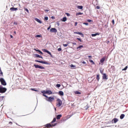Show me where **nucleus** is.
<instances>
[{
    "label": "nucleus",
    "instance_id": "338daca9",
    "mask_svg": "<svg viewBox=\"0 0 128 128\" xmlns=\"http://www.w3.org/2000/svg\"><path fill=\"white\" fill-rule=\"evenodd\" d=\"M16 126H20V125L18 124V123H16Z\"/></svg>",
    "mask_w": 128,
    "mask_h": 128
},
{
    "label": "nucleus",
    "instance_id": "de8ad7c7",
    "mask_svg": "<svg viewBox=\"0 0 128 128\" xmlns=\"http://www.w3.org/2000/svg\"><path fill=\"white\" fill-rule=\"evenodd\" d=\"M66 14L67 16H70V14L68 13H66Z\"/></svg>",
    "mask_w": 128,
    "mask_h": 128
},
{
    "label": "nucleus",
    "instance_id": "ddd939ff",
    "mask_svg": "<svg viewBox=\"0 0 128 128\" xmlns=\"http://www.w3.org/2000/svg\"><path fill=\"white\" fill-rule=\"evenodd\" d=\"M44 52H46L47 54H50L51 58L52 56V53H50V51L48 50H47L44 49Z\"/></svg>",
    "mask_w": 128,
    "mask_h": 128
},
{
    "label": "nucleus",
    "instance_id": "aec40b11",
    "mask_svg": "<svg viewBox=\"0 0 128 128\" xmlns=\"http://www.w3.org/2000/svg\"><path fill=\"white\" fill-rule=\"evenodd\" d=\"M35 20H36V22H37L39 24H42V22L40 19H38V18H35Z\"/></svg>",
    "mask_w": 128,
    "mask_h": 128
},
{
    "label": "nucleus",
    "instance_id": "37998d69",
    "mask_svg": "<svg viewBox=\"0 0 128 128\" xmlns=\"http://www.w3.org/2000/svg\"><path fill=\"white\" fill-rule=\"evenodd\" d=\"M83 24H85V26H88V22H84V23H83Z\"/></svg>",
    "mask_w": 128,
    "mask_h": 128
},
{
    "label": "nucleus",
    "instance_id": "f704fd0d",
    "mask_svg": "<svg viewBox=\"0 0 128 128\" xmlns=\"http://www.w3.org/2000/svg\"><path fill=\"white\" fill-rule=\"evenodd\" d=\"M70 68H76V66H74V64H71L70 65Z\"/></svg>",
    "mask_w": 128,
    "mask_h": 128
},
{
    "label": "nucleus",
    "instance_id": "49530a36",
    "mask_svg": "<svg viewBox=\"0 0 128 128\" xmlns=\"http://www.w3.org/2000/svg\"><path fill=\"white\" fill-rule=\"evenodd\" d=\"M64 46L66 47L68 46V44H63Z\"/></svg>",
    "mask_w": 128,
    "mask_h": 128
},
{
    "label": "nucleus",
    "instance_id": "5701e85b",
    "mask_svg": "<svg viewBox=\"0 0 128 128\" xmlns=\"http://www.w3.org/2000/svg\"><path fill=\"white\" fill-rule=\"evenodd\" d=\"M106 60V58L103 57L100 60V62H102H102H104Z\"/></svg>",
    "mask_w": 128,
    "mask_h": 128
},
{
    "label": "nucleus",
    "instance_id": "ea45409f",
    "mask_svg": "<svg viewBox=\"0 0 128 128\" xmlns=\"http://www.w3.org/2000/svg\"><path fill=\"white\" fill-rule=\"evenodd\" d=\"M44 12H49L50 10H48V8H44Z\"/></svg>",
    "mask_w": 128,
    "mask_h": 128
},
{
    "label": "nucleus",
    "instance_id": "c85d7f7f",
    "mask_svg": "<svg viewBox=\"0 0 128 128\" xmlns=\"http://www.w3.org/2000/svg\"><path fill=\"white\" fill-rule=\"evenodd\" d=\"M30 90L33 92H38V90L35 88H31Z\"/></svg>",
    "mask_w": 128,
    "mask_h": 128
},
{
    "label": "nucleus",
    "instance_id": "20e7f679",
    "mask_svg": "<svg viewBox=\"0 0 128 128\" xmlns=\"http://www.w3.org/2000/svg\"><path fill=\"white\" fill-rule=\"evenodd\" d=\"M36 62H40V64H50L48 62L46 61H40L38 60H35Z\"/></svg>",
    "mask_w": 128,
    "mask_h": 128
},
{
    "label": "nucleus",
    "instance_id": "bb28decb",
    "mask_svg": "<svg viewBox=\"0 0 128 128\" xmlns=\"http://www.w3.org/2000/svg\"><path fill=\"white\" fill-rule=\"evenodd\" d=\"M34 50H36V52H38L39 54H42V51H40V50H36V49H34Z\"/></svg>",
    "mask_w": 128,
    "mask_h": 128
},
{
    "label": "nucleus",
    "instance_id": "a878e982",
    "mask_svg": "<svg viewBox=\"0 0 128 128\" xmlns=\"http://www.w3.org/2000/svg\"><path fill=\"white\" fill-rule=\"evenodd\" d=\"M56 122V118H54L53 120L51 122V124H54V122Z\"/></svg>",
    "mask_w": 128,
    "mask_h": 128
},
{
    "label": "nucleus",
    "instance_id": "412c9836",
    "mask_svg": "<svg viewBox=\"0 0 128 128\" xmlns=\"http://www.w3.org/2000/svg\"><path fill=\"white\" fill-rule=\"evenodd\" d=\"M92 36H100V34L98 32H96L94 34H91Z\"/></svg>",
    "mask_w": 128,
    "mask_h": 128
},
{
    "label": "nucleus",
    "instance_id": "c9c22d12",
    "mask_svg": "<svg viewBox=\"0 0 128 128\" xmlns=\"http://www.w3.org/2000/svg\"><path fill=\"white\" fill-rule=\"evenodd\" d=\"M44 20H48V16H45L44 18Z\"/></svg>",
    "mask_w": 128,
    "mask_h": 128
},
{
    "label": "nucleus",
    "instance_id": "f8f14e48",
    "mask_svg": "<svg viewBox=\"0 0 128 128\" xmlns=\"http://www.w3.org/2000/svg\"><path fill=\"white\" fill-rule=\"evenodd\" d=\"M10 10L11 12H16V10H18V8H16L14 7H12L10 8Z\"/></svg>",
    "mask_w": 128,
    "mask_h": 128
},
{
    "label": "nucleus",
    "instance_id": "b1692460",
    "mask_svg": "<svg viewBox=\"0 0 128 128\" xmlns=\"http://www.w3.org/2000/svg\"><path fill=\"white\" fill-rule=\"evenodd\" d=\"M82 14H84V13H82V12H76V16H82Z\"/></svg>",
    "mask_w": 128,
    "mask_h": 128
},
{
    "label": "nucleus",
    "instance_id": "9b49d317",
    "mask_svg": "<svg viewBox=\"0 0 128 128\" xmlns=\"http://www.w3.org/2000/svg\"><path fill=\"white\" fill-rule=\"evenodd\" d=\"M50 32H57L58 30H56V28H52L50 30Z\"/></svg>",
    "mask_w": 128,
    "mask_h": 128
},
{
    "label": "nucleus",
    "instance_id": "c03bdc74",
    "mask_svg": "<svg viewBox=\"0 0 128 128\" xmlns=\"http://www.w3.org/2000/svg\"><path fill=\"white\" fill-rule=\"evenodd\" d=\"M77 40L79 41H80V42H82V39H80V38H77Z\"/></svg>",
    "mask_w": 128,
    "mask_h": 128
},
{
    "label": "nucleus",
    "instance_id": "680f3d73",
    "mask_svg": "<svg viewBox=\"0 0 128 128\" xmlns=\"http://www.w3.org/2000/svg\"><path fill=\"white\" fill-rule=\"evenodd\" d=\"M9 124H12V122H9Z\"/></svg>",
    "mask_w": 128,
    "mask_h": 128
},
{
    "label": "nucleus",
    "instance_id": "603ef678",
    "mask_svg": "<svg viewBox=\"0 0 128 128\" xmlns=\"http://www.w3.org/2000/svg\"><path fill=\"white\" fill-rule=\"evenodd\" d=\"M58 52H60L62 50V48H58Z\"/></svg>",
    "mask_w": 128,
    "mask_h": 128
},
{
    "label": "nucleus",
    "instance_id": "69168bd1",
    "mask_svg": "<svg viewBox=\"0 0 128 128\" xmlns=\"http://www.w3.org/2000/svg\"><path fill=\"white\" fill-rule=\"evenodd\" d=\"M72 44H76V43H72Z\"/></svg>",
    "mask_w": 128,
    "mask_h": 128
},
{
    "label": "nucleus",
    "instance_id": "5fc2aeb1",
    "mask_svg": "<svg viewBox=\"0 0 128 128\" xmlns=\"http://www.w3.org/2000/svg\"><path fill=\"white\" fill-rule=\"evenodd\" d=\"M51 18H52V20H54V18H55L54 16H52L51 17Z\"/></svg>",
    "mask_w": 128,
    "mask_h": 128
},
{
    "label": "nucleus",
    "instance_id": "bf43d9fd",
    "mask_svg": "<svg viewBox=\"0 0 128 128\" xmlns=\"http://www.w3.org/2000/svg\"><path fill=\"white\" fill-rule=\"evenodd\" d=\"M10 38H14V36H12V35H10Z\"/></svg>",
    "mask_w": 128,
    "mask_h": 128
},
{
    "label": "nucleus",
    "instance_id": "1a4fd4ad",
    "mask_svg": "<svg viewBox=\"0 0 128 128\" xmlns=\"http://www.w3.org/2000/svg\"><path fill=\"white\" fill-rule=\"evenodd\" d=\"M74 34H80V36H82V38H84V34L82 32H74Z\"/></svg>",
    "mask_w": 128,
    "mask_h": 128
},
{
    "label": "nucleus",
    "instance_id": "8fccbe9b",
    "mask_svg": "<svg viewBox=\"0 0 128 128\" xmlns=\"http://www.w3.org/2000/svg\"><path fill=\"white\" fill-rule=\"evenodd\" d=\"M96 8H97V10H100V6H96Z\"/></svg>",
    "mask_w": 128,
    "mask_h": 128
},
{
    "label": "nucleus",
    "instance_id": "052dcab7",
    "mask_svg": "<svg viewBox=\"0 0 128 128\" xmlns=\"http://www.w3.org/2000/svg\"><path fill=\"white\" fill-rule=\"evenodd\" d=\"M0 80H4L2 78H0Z\"/></svg>",
    "mask_w": 128,
    "mask_h": 128
},
{
    "label": "nucleus",
    "instance_id": "58836bf2",
    "mask_svg": "<svg viewBox=\"0 0 128 128\" xmlns=\"http://www.w3.org/2000/svg\"><path fill=\"white\" fill-rule=\"evenodd\" d=\"M128 70V66H126L122 70Z\"/></svg>",
    "mask_w": 128,
    "mask_h": 128
},
{
    "label": "nucleus",
    "instance_id": "a19ab883",
    "mask_svg": "<svg viewBox=\"0 0 128 128\" xmlns=\"http://www.w3.org/2000/svg\"><path fill=\"white\" fill-rule=\"evenodd\" d=\"M100 74H103V72H104V70H100Z\"/></svg>",
    "mask_w": 128,
    "mask_h": 128
},
{
    "label": "nucleus",
    "instance_id": "3c124183",
    "mask_svg": "<svg viewBox=\"0 0 128 128\" xmlns=\"http://www.w3.org/2000/svg\"><path fill=\"white\" fill-rule=\"evenodd\" d=\"M112 24H114V20H112Z\"/></svg>",
    "mask_w": 128,
    "mask_h": 128
},
{
    "label": "nucleus",
    "instance_id": "c756f323",
    "mask_svg": "<svg viewBox=\"0 0 128 128\" xmlns=\"http://www.w3.org/2000/svg\"><path fill=\"white\" fill-rule=\"evenodd\" d=\"M90 108V106H88V104H87L86 106H85L84 107V108L85 109V110H88V108Z\"/></svg>",
    "mask_w": 128,
    "mask_h": 128
},
{
    "label": "nucleus",
    "instance_id": "cd10ccee",
    "mask_svg": "<svg viewBox=\"0 0 128 128\" xmlns=\"http://www.w3.org/2000/svg\"><path fill=\"white\" fill-rule=\"evenodd\" d=\"M60 20L62 22H66V17L63 18L61 19Z\"/></svg>",
    "mask_w": 128,
    "mask_h": 128
},
{
    "label": "nucleus",
    "instance_id": "0e129e2a",
    "mask_svg": "<svg viewBox=\"0 0 128 128\" xmlns=\"http://www.w3.org/2000/svg\"><path fill=\"white\" fill-rule=\"evenodd\" d=\"M50 28V26L48 28V30Z\"/></svg>",
    "mask_w": 128,
    "mask_h": 128
},
{
    "label": "nucleus",
    "instance_id": "473e14b6",
    "mask_svg": "<svg viewBox=\"0 0 128 128\" xmlns=\"http://www.w3.org/2000/svg\"><path fill=\"white\" fill-rule=\"evenodd\" d=\"M96 78L97 80H100V75L97 74Z\"/></svg>",
    "mask_w": 128,
    "mask_h": 128
},
{
    "label": "nucleus",
    "instance_id": "0eeeda50",
    "mask_svg": "<svg viewBox=\"0 0 128 128\" xmlns=\"http://www.w3.org/2000/svg\"><path fill=\"white\" fill-rule=\"evenodd\" d=\"M56 94H58V96H64V92H62V90H60L58 91V92H56Z\"/></svg>",
    "mask_w": 128,
    "mask_h": 128
},
{
    "label": "nucleus",
    "instance_id": "4be33fe9",
    "mask_svg": "<svg viewBox=\"0 0 128 128\" xmlns=\"http://www.w3.org/2000/svg\"><path fill=\"white\" fill-rule=\"evenodd\" d=\"M36 58H42V57L41 56H40L38 54H35Z\"/></svg>",
    "mask_w": 128,
    "mask_h": 128
},
{
    "label": "nucleus",
    "instance_id": "7ed1b4c3",
    "mask_svg": "<svg viewBox=\"0 0 128 128\" xmlns=\"http://www.w3.org/2000/svg\"><path fill=\"white\" fill-rule=\"evenodd\" d=\"M6 90H8L6 88L3 87L2 85H0V94H4Z\"/></svg>",
    "mask_w": 128,
    "mask_h": 128
},
{
    "label": "nucleus",
    "instance_id": "39448f33",
    "mask_svg": "<svg viewBox=\"0 0 128 128\" xmlns=\"http://www.w3.org/2000/svg\"><path fill=\"white\" fill-rule=\"evenodd\" d=\"M41 92L42 94V96H44L45 98H48V96H46L47 94V90H43L42 91H41Z\"/></svg>",
    "mask_w": 128,
    "mask_h": 128
},
{
    "label": "nucleus",
    "instance_id": "6e6d98bb",
    "mask_svg": "<svg viewBox=\"0 0 128 128\" xmlns=\"http://www.w3.org/2000/svg\"><path fill=\"white\" fill-rule=\"evenodd\" d=\"M88 22H92V20H88Z\"/></svg>",
    "mask_w": 128,
    "mask_h": 128
},
{
    "label": "nucleus",
    "instance_id": "f257e3e1",
    "mask_svg": "<svg viewBox=\"0 0 128 128\" xmlns=\"http://www.w3.org/2000/svg\"><path fill=\"white\" fill-rule=\"evenodd\" d=\"M47 102H54V97H52V96H48L46 97V98H45Z\"/></svg>",
    "mask_w": 128,
    "mask_h": 128
},
{
    "label": "nucleus",
    "instance_id": "4468645a",
    "mask_svg": "<svg viewBox=\"0 0 128 128\" xmlns=\"http://www.w3.org/2000/svg\"><path fill=\"white\" fill-rule=\"evenodd\" d=\"M0 82L2 86H6V80H0Z\"/></svg>",
    "mask_w": 128,
    "mask_h": 128
},
{
    "label": "nucleus",
    "instance_id": "13d9d810",
    "mask_svg": "<svg viewBox=\"0 0 128 128\" xmlns=\"http://www.w3.org/2000/svg\"><path fill=\"white\" fill-rule=\"evenodd\" d=\"M28 114H26V115H23V116H28Z\"/></svg>",
    "mask_w": 128,
    "mask_h": 128
},
{
    "label": "nucleus",
    "instance_id": "393cba45",
    "mask_svg": "<svg viewBox=\"0 0 128 128\" xmlns=\"http://www.w3.org/2000/svg\"><path fill=\"white\" fill-rule=\"evenodd\" d=\"M82 6H77V8H78L79 10H82L83 8Z\"/></svg>",
    "mask_w": 128,
    "mask_h": 128
},
{
    "label": "nucleus",
    "instance_id": "9d476101",
    "mask_svg": "<svg viewBox=\"0 0 128 128\" xmlns=\"http://www.w3.org/2000/svg\"><path fill=\"white\" fill-rule=\"evenodd\" d=\"M54 94V93H53L50 90H47V94H48V96L50 94Z\"/></svg>",
    "mask_w": 128,
    "mask_h": 128
},
{
    "label": "nucleus",
    "instance_id": "7c9ffc66",
    "mask_svg": "<svg viewBox=\"0 0 128 128\" xmlns=\"http://www.w3.org/2000/svg\"><path fill=\"white\" fill-rule=\"evenodd\" d=\"M84 48V46L80 45L78 47H77V50H78L79 48Z\"/></svg>",
    "mask_w": 128,
    "mask_h": 128
},
{
    "label": "nucleus",
    "instance_id": "864d4df0",
    "mask_svg": "<svg viewBox=\"0 0 128 128\" xmlns=\"http://www.w3.org/2000/svg\"><path fill=\"white\" fill-rule=\"evenodd\" d=\"M78 26V22H75L74 23V26Z\"/></svg>",
    "mask_w": 128,
    "mask_h": 128
},
{
    "label": "nucleus",
    "instance_id": "72a5a7b5",
    "mask_svg": "<svg viewBox=\"0 0 128 128\" xmlns=\"http://www.w3.org/2000/svg\"><path fill=\"white\" fill-rule=\"evenodd\" d=\"M24 10H26V12H28V14H30V11H28V8H24Z\"/></svg>",
    "mask_w": 128,
    "mask_h": 128
},
{
    "label": "nucleus",
    "instance_id": "e433bc0d",
    "mask_svg": "<svg viewBox=\"0 0 128 128\" xmlns=\"http://www.w3.org/2000/svg\"><path fill=\"white\" fill-rule=\"evenodd\" d=\"M89 62H92V64H94V60H89Z\"/></svg>",
    "mask_w": 128,
    "mask_h": 128
},
{
    "label": "nucleus",
    "instance_id": "f03ea898",
    "mask_svg": "<svg viewBox=\"0 0 128 128\" xmlns=\"http://www.w3.org/2000/svg\"><path fill=\"white\" fill-rule=\"evenodd\" d=\"M56 106H58V108H60V106H62V100H60L59 98H58L56 100Z\"/></svg>",
    "mask_w": 128,
    "mask_h": 128
},
{
    "label": "nucleus",
    "instance_id": "6ab92c4d",
    "mask_svg": "<svg viewBox=\"0 0 128 128\" xmlns=\"http://www.w3.org/2000/svg\"><path fill=\"white\" fill-rule=\"evenodd\" d=\"M44 126H46V128H50V126H52V124L48 123L46 124Z\"/></svg>",
    "mask_w": 128,
    "mask_h": 128
},
{
    "label": "nucleus",
    "instance_id": "774afa93",
    "mask_svg": "<svg viewBox=\"0 0 128 128\" xmlns=\"http://www.w3.org/2000/svg\"><path fill=\"white\" fill-rule=\"evenodd\" d=\"M88 58H92V56H88Z\"/></svg>",
    "mask_w": 128,
    "mask_h": 128
},
{
    "label": "nucleus",
    "instance_id": "4d7b16f0",
    "mask_svg": "<svg viewBox=\"0 0 128 128\" xmlns=\"http://www.w3.org/2000/svg\"><path fill=\"white\" fill-rule=\"evenodd\" d=\"M14 24H16V26L18 24V22H14Z\"/></svg>",
    "mask_w": 128,
    "mask_h": 128
},
{
    "label": "nucleus",
    "instance_id": "e2e57ef3",
    "mask_svg": "<svg viewBox=\"0 0 128 128\" xmlns=\"http://www.w3.org/2000/svg\"><path fill=\"white\" fill-rule=\"evenodd\" d=\"M14 34H16V31L14 32Z\"/></svg>",
    "mask_w": 128,
    "mask_h": 128
},
{
    "label": "nucleus",
    "instance_id": "6e6552de",
    "mask_svg": "<svg viewBox=\"0 0 128 128\" xmlns=\"http://www.w3.org/2000/svg\"><path fill=\"white\" fill-rule=\"evenodd\" d=\"M118 122V118H114L112 120V124H116V122Z\"/></svg>",
    "mask_w": 128,
    "mask_h": 128
},
{
    "label": "nucleus",
    "instance_id": "423d86ee",
    "mask_svg": "<svg viewBox=\"0 0 128 128\" xmlns=\"http://www.w3.org/2000/svg\"><path fill=\"white\" fill-rule=\"evenodd\" d=\"M34 66L36 68H40V70H44V67L40 66L38 64H34Z\"/></svg>",
    "mask_w": 128,
    "mask_h": 128
},
{
    "label": "nucleus",
    "instance_id": "a18cd8bd",
    "mask_svg": "<svg viewBox=\"0 0 128 128\" xmlns=\"http://www.w3.org/2000/svg\"><path fill=\"white\" fill-rule=\"evenodd\" d=\"M81 62L83 64H86V62L84 61H82Z\"/></svg>",
    "mask_w": 128,
    "mask_h": 128
},
{
    "label": "nucleus",
    "instance_id": "79ce46f5",
    "mask_svg": "<svg viewBox=\"0 0 128 128\" xmlns=\"http://www.w3.org/2000/svg\"><path fill=\"white\" fill-rule=\"evenodd\" d=\"M58 123H54V124L52 125V126H57Z\"/></svg>",
    "mask_w": 128,
    "mask_h": 128
},
{
    "label": "nucleus",
    "instance_id": "09e8293b",
    "mask_svg": "<svg viewBox=\"0 0 128 128\" xmlns=\"http://www.w3.org/2000/svg\"><path fill=\"white\" fill-rule=\"evenodd\" d=\"M36 38H41V37H42V36H40V35H36Z\"/></svg>",
    "mask_w": 128,
    "mask_h": 128
},
{
    "label": "nucleus",
    "instance_id": "2f4dec72",
    "mask_svg": "<svg viewBox=\"0 0 128 128\" xmlns=\"http://www.w3.org/2000/svg\"><path fill=\"white\" fill-rule=\"evenodd\" d=\"M0 101L2 102V100H4V96H0Z\"/></svg>",
    "mask_w": 128,
    "mask_h": 128
},
{
    "label": "nucleus",
    "instance_id": "4c0bfd02",
    "mask_svg": "<svg viewBox=\"0 0 128 128\" xmlns=\"http://www.w3.org/2000/svg\"><path fill=\"white\" fill-rule=\"evenodd\" d=\"M60 84H56V88H60Z\"/></svg>",
    "mask_w": 128,
    "mask_h": 128
},
{
    "label": "nucleus",
    "instance_id": "dca6fc26",
    "mask_svg": "<svg viewBox=\"0 0 128 128\" xmlns=\"http://www.w3.org/2000/svg\"><path fill=\"white\" fill-rule=\"evenodd\" d=\"M74 93L75 94H82V92H80V91L78 90H76L74 92Z\"/></svg>",
    "mask_w": 128,
    "mask_h": 128
},
{
    "label": "nucleus",
    "instance_id": "2eb2a0df",
    "mask_svg": "<svg viewBox=\"0 0 128 128\" xmlns=\"http://www.w3.org/2000/svg\"><path fill=\"white\" fill-rule=\"evenodd\" d=\"M102 74V78L103 80H108V76H106V74Z\"/></svg>",
    "mask_w": 128,
    "mask_h": 128
},
{
    "label": "nucleus",
    "instance_id": "f3484780",
    "mask_svg": "<svg viewBox=\"0 0 128 128\" xmlns=\"http://www.w3.org/2000/svg\"><path fill=\"white\" fill-rule=\"evenodd\" d=\"M62 114H59L56 116V118L57 120H60V118H62Z\"/></svg>",
    "mask_w": 128,
    "mask_h": 128
},
{
    "label": "nucleus",
    "instance_id": "a211bd4d",
    "mask_svg": "<svg viewBox=\"0 0 128 128\" xmlns=\"http://www.w3.org/2000/svg\"><path fill=\"white\" fill-rule=\"evenodd\" d=\"M126 116V115L124 114H121L120 116V120H124V118Z\"/></svg>",
    "mask_w": 128,
    "mask_h": 128
}]
</instances>
